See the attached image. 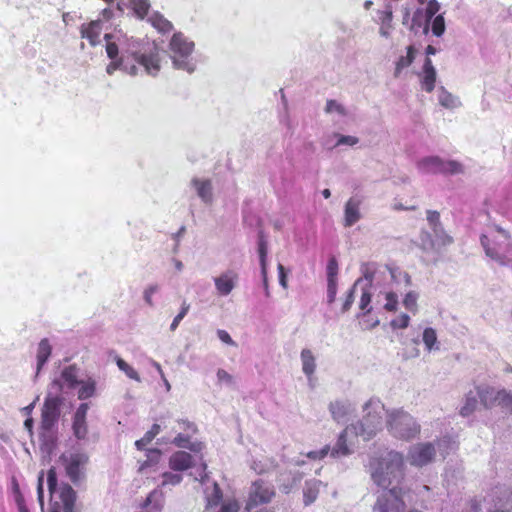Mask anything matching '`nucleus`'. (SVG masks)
Listing matches in <instances>:
<instances>
[{
    "instance_id": "f257e3e1",
    "label": "nucleus",
    "mask_w": 512,
    "mask_h": 512,
    "mask_svg": "<svg viewBox=\"0 0 512 512\" xmlns=\"http://www.w3.org/2000/svg\"><path fill=\"white\" fill-rule=\"evenodd\" d=\"M369 466L371 478L378 487H401L405 479V461L402 453L391 450L383 457L373 458Z\"/></svg>"
},
{
    "instance_id": "f03ea898",
    "label": "nucleus",
    "mask_w": 512,
    "mask_h": 512,
    "mask_svg": "<svg viewBox=\"0 0 512 512\" xmlns=\"http://www.w3.org/2000/svg\"><path fill=\"white\" fill-rule=\"evenodd\" d=\"M47 485L52 497L49 512H76L75 502L77 494L69 484H62L58 487L55 467H51L47 472Z\"/></svg>"
},
{
    "instance_id": "7ed1b4c3",
    "label": "nucleus",
    "mask_w": 512,
    "mask_h": 512,
    "mask_svg": "<svg viewBox=\"0 0 512 512\" xmlns=\"http://www.w3.org/2000/svg\"><path fill=\"white\" fill-rule=\"evenodd\" d=\"M387 429L395 438L409 441L421 431L414 417L403 409H395L387 414Z\"/></svg>"
},
{
    "instance_id": "20e7f679",
    "label": "nucleus",
    "mask_w": 512,
    "mask_h": 512,
    "mask_svg": "<svg viewBox=\"0 0 512 512\" xmlns=\"http://www.w3.org/2000/svg\"><path fill=\"white\" fill-rule=\"evenodd\" d=\"M384 405L377 399H370L365 404V411L367 413L363 419L354 427L356 434L363 437L364 440H369L381 429L382 416L381 410Z\"/></svg>"
},
{
    "instance_id": "39448f33",
    "label": "nucleus",
    "mask_w": 512,
    "mask_h": 512,
    "mask_svg": "<svg viewBox=\"0 0 512 512\" xmlns=\"http://www.w3.org/2000/svg\"><path fill=\"white\" fill-rule=\"evenodd\" d=\"M405 490L393 486L383 492L373 506V512H403L406 504L403 500Z\"/></svg>"
},
{
    "instance_id": "423d86ee",
    "label": "nucleus",
    "mask_w": 512,
    "mask_h": 512,
    "mask_svg": "<svg viewBox=\"0 0 512 512\" xmlns=\"http://www.w3.org/2000/svg\"><path fill=\"white\" fill-rule=\"evenodd\" d=\"M275 496L273 486L269 485L262 479L254 481L246 500L245 510L251 511L258 506L268 504Z\"/></svg>"
},
{
    "instance_id": "0eeeda50",
    "label": "nucleus",
    "mask_w": 512,
    "mask_h": 512,
    "mask_svg": "<svg viewBox=\"0 0 512 512\" xmlns=\"http://www.w3.org/2000/svg\"><path fill=\"white\" fill-rule=\"evenodd\" d=\"M60 461L63 463L66 475L73 483L80 481L83 475V469L89 461V457L84 452H72L62 454Z\"/></svg>"
},
{
    "instance_id": "6e6552de",
    "label": "nucleus",
    "mask_w": 512,
    "mask_h": 512,
    "mask_svg": "<svg viewBox=\"0 0 512 512\" xmlns=\"http://www.w3.org/2000/svg\"><path fill=\"white\" fill-rule=\"evenodd\" d=\"M170 49L174 53V64L178 68L187 69L189 72H192L194 69L190 67L189 63L185 60L179 61L176 58V55H178L181 58L188 57L193 49H194V43L191 41H188V39L181 33H174L172 36V39L170 41Z\"/></svg>"
},
{
    "instance_id": "1a4fd4ad",
    "label": "nucleus",
    "mask_w": 512,
    "mask_h": 512,
    "mask_svg": "<svg viewBox=\"0 0 512 512\" xmlns=\"http://www.w3.org/2000/svg\"><path fill=\"white\" fill-rule=\"evenodd\" d=\"M436 456V447L431 442H421L410 447L408 461L415 467H424L433 462Z\"/></svg>"
},
{
    "instance_id": "9d476101",
    "label": "nucleus",
    "mask_w": 512,
    "mask_h": 512,
    "mask_svg": "<svg viewBox=\"0 0 512 512\" xmlns=\"http://www.w3.org/2000/svg\"><path fill=\"white\" fill-rule=\"evenodd\" d=\"M132 58L149 75L155 76L160 71L159 49L156 46L134 52Z\"/></svg>"
},
{
    "instance_id": "9b49d317",
    "label": "nucleus",
    "mask_w": 512,
    "mask_h": 512,
    "mask_svg": "<svg viewBox=\"0 0 512 512\" xmlns=\"http://www.w3.org/2000/svg\"><path fill=\"white\" fill-rule=\"evenodd\" d=\"M61 405V399L59 397H47L45 399L41 418H42V426L45 429L51 428L54 423L57 421L60 411L59 407Z\"/></svg>"
},
{
    "instance_id": "f8f14e48",
    "label": "nucleus",
    "mask_w": 512,
    "mask_h": 512,
    "mask_svg": "<svg viewBox=\"0 0 512 512\" xmlns=\"http://www.w3.org/2000/svg\"><path fill=\"white\" fill-rule=\"evenodd\" d=\"M494 509L490 512H512V491L509 488L496 487L491 491Z\"/></svg>"
},
{
    "instance_id": "ddd939ff",
    "label": "nucleus",
    "mask_w": 512,
    "mask_h": 512,
    "mask_svg": "<svg viewBox=\"0 0 512 512\" xmlns=\"http://www.w3.org/2000/svg\"><path fill=\"white\" fill-rule=\"evenodd\" d=\"M89 410V405L87 403H82L77 408L72 423V429L74 436L83 440L86 438L88 434V426L86 422L87 412Z\"/></svg>"
},
{
    "instance_id": "4468645a",
    "label": "nucleus",
    "mask_w": 512,
    "mask_h": 512,
    "mask_svg": "<svg viewBox=\"0 0 512 512\" xmlns=\"http://www.w3.org/2000/svg\"><path fill=\"white\" fill-rule=\"evenodd\" d=\"M337 274L338 263L337 260L334 257H332L329 259L327 264V298L329 303L334 302L336 298Z\"/></svg>"
},
{
    "instance_id": "2eb2a0df",
    "label": "nucleus",
    "mask_w": 512,
    "mask_h": 512,
    "mask_svg": "<svg viewBox=\"0 0 512 512\" xmlns=\"http://www.w3.org/2000/svg\"><path fill=\"white\" fill-rule=\"evenodd\" d=\"M238 280V275L234 271H227L214 279L217 292L222 296H227L232 292Z\"/></svg>"
},
{
    "instance_id": "dca6fc26",
    "label": "nucleus",
    "mask_w": 512,
    "mask_h": 512,
    "mask_svg": "<svg viewBox=\"0 0 512 512\" xmlns=\"http://www.w3.org/2000/svg\"><path fill=\"white\" fill-rule=\"evenodd\" d=\"M193 466V457L186 451H176L169 458V467L173 471H186Z\"/></svg>"
},
{
    "instance_id": "f3484780",
    "label": "nucleus",
    "mask_w": 512,
    "mask_h": 512,
    "mask_svg": "<svg viewBox=\"0 0 512 512\" xmlns=\"http://www.w3.org/2000/svg\"><path fill=\"white\" fill-rule=\"evenodd\" d=\"M361 199L358 197L350 198L345 204L344 226L351 227L361 218L360 205Z\"/></svg>"
},
{
    "instance_id": "a211bd4d",
    "label": "nucleus",
    "mask_w": 512,
    "mask_h": 512,
    "mask_svg": "<svg viewBox=\"0 0 512 512\" xmlns=\"http://www.w3.org/2000/svg\"><path fill=\"white\" fill-rule=\"evenodd\" d=\"M348 428H345L338 436L336 444L330 448V456L334 459L346 457L352 454V449L347 440Z\"/></svg>"
},
{
    "instance_id": "6ab92c4d",
    "label": "nucleus",
    "mask_w": 512,
    "mask_h": 512,
    "mask_svg": "<svg viewBox=\"0 0 512 512\" xmlns=\"http://www.w3.org/2000/svg\"><path fill=\"white\" fill-rule=\"evenodd\" d=\"M446 161L438 156H429L418 162V167L426 173L443 174Z\"/></svg>"
},
{
    "instance_id": "aec40b11",
    "label": "nucleus",
    "mask_w": 512,
    "mask_h": 512,
    "mask_svg": "<svg viewBox=\"0 0 512 512\" xmlns=\"http://www.w3.org/2000/svg\"><path fill=\"white\" fill-rule=\"evenodd\" d=\"M101 21L94 20L88 24L81 26V37L89 41L90 45L95 46L99 43V37L101 34Z\"/></svg>"
},
{
    "instance_id": "412c9836",
    "label": "nucleus",
    "mask_w": 512,
    "mask_h": 512,
    "mask_svg": "<svg viewBox=\"0 0 512 512\" xmlns=\"http://www.w3.org/2000/svg\"><path fill=\"white\" fill-rule=\"evenodd\" d=\"M436 83V71L433 66L432 60L427 57L423 65V77L421 80L422 88L431 93L435 88Z\"/></svg>"
},
{
    "instance_id": "4be33fe9",
    "label": "nucleus",
    "mask_w": 512,
    "mask_h": 512,
    "mask_svg": "<svg viewBox=\"0 0 512 512\" xmlns=\"http://www.w3.org/2000/svg\"><path fill=\"white\" fill-rule=\"evenodd\" d=\"M476 390L480 402L484 408L491 409L496 406L498 400V390H495L493 387L489 386H478Z\"/></svg>"
},
{
    "instance_id": "5701e85b",
    "label": "nucleus",
    "mask_w": 512,
    "mask_h": 512,
    "mask_svg": "<svg viewBox=\"0 0 512 512\" xmlns=\"http://www.w3.org/2000/svg\"><path fill=\"white\" fill-rule=\"evenodd\" d=\"M52 353V347L50 345V342L47 338L42 339L37 348V374L40 372L42 367L45 365V363L48 361L49 357Z\"/></svg>"
},
{
    "instance_id": "b1692460",
    "label": "nucleus",
    "mask_w": 512,
    "mask_h": 512,
    "mask_svg": "<svg viewBox=\"0 0 512 512\" xmlns=\"http://www.w3.org/2000/svg\"><path fill=\"white\" fill-rule=\"evenodd\" d=\"M123 69L126 73L131 76H136L138 74V68L135 64L129 65L125 62L124 58L120 57L112 60L106 68V72L109 75H112L116 70Z\"/></svg>"
},
{
    "instance_id": "393cba45",
    "label": "nucleus",
    "mask_w": 512,
    "mask_h": 512,
    "mask_svg": "<svg viewBox=\"0 0 512 512\" xmlns=\"http://www.w3.org/2000/svg\"><path fill=\"white\" fill-rule=\"evenodd\" d=\"M148 22L160 33H169L173 29L172 23L167 20L162 14L156 12L153 13L149 18Z\"/></svg>"
},
{
    "instance_id": "a878e982",
    "label": "nucleus",
    "mask_w": 512,
    "mask_h": 512,
    "mask_svg": "<svg viewBox=\"0 0 512 512\" xmlns=\"http://www.w3.org/2000/svg\"><path fill=\"white\" fill-rule=\"evenodd\" d=\"M258 253L260 258L261 274L266 278L268 243L262 230L258 233Z\"/></svg>"
},
{
    "instance_id": "bb28decb",
    "label": "nucleus",
    "mask_w": 512,
    "mask_h": 512,
    "mask_svg": "<svg viewBox=\"0 0 512 512\" xmlns=\"http://www.w3.org/2000/svg\"><path fill=\"white\" fill-rule=\"evenodd\" d=\"M302 370L304 374L311 378L316 369L315 357L310 349L301 351Z\"/></svg>"
},
{
    "instance_id": "cd10ccee",
    "label": "nucleus",
    "mask_w": 512,
    "mask_h": 512,
    "mask_svg": "<svg viewBox=\"0 0 512 512\" xmlns=\"http://www.w3.org/2000/svg\"><path fill=\"white\" fill-rule=\"evenodd\" d=\"M172 444L179 448H187L192 452L198 453L202 450L203 445L201 442H190V436L179 433L173 440Z\"/></svg>"
},
{
    "instance_id": "c85d7f7f",
    "label": "nucleus",
    "mask_w": 512,
    "mask_h": 512,
    "mask_svg": "<svg viewBox=\"0 0 512 512\" xmlns=\"http://www.w3.org/2000/svg\"><path fill=\"white\" fill-rule=\"evenodd\" d=\"M415 54H416V49L414 48V46H412V45L408 46L406 56H401L395 64V71H394L395 77H398L404 68L409 67L413 63V61L415 59Z\"/></svg>"
},
{
    "instance_id": "c756f323",
    "label": "nucleus",
    "mask_w": 512,
    "mask_h": 512,
    "mask_svg": "<svg viewBox=\"0 0 512 512\" xmlns=\"http://www.w3.org/2000/svg\"><path fill=\"white\" fill-rule=\"evenodd\" d=\"M198 196L206 203L212 200V185L210 180H193Z\"/></svg>"
},
{
    "instance_id": "7c9ffc66",
    "label": "nucleus",
    "mask_w": 512,
    "mask_h": 512,
    "mask_svg": "<svg viewBox=\"0 0 512 512\" xmlns=\"http://www.w3.org/2000/svg\"><path fill=\"white\" fill-rule=\"evenodd\" d=\"M320 481L307 482L303 490V500L306 506L311 505L318 497Z\"/></svg>"
},
{
    "instance_id": "2f4dec72",
    "label": "nucleus",
    "mask_w": 512,
    "mask_h": 512,
    "mask_svg": "<svg viewBox=\"0 0 512 512\" xmlns=\"http://www.w3.org/2000/svg\"><path fill=\"white\" fill-rule=\"evenodd\" d=\"M393 11L391 5H387L385 11L381 16L380 34L384 37H389L392 28Z\"/></svg>"
},
{
    "instance_id": "473e14b6",
    "label": "nucleus",
    "mask_w": 512,
    "mask_h": 512,
    "mask_svg": "<svg viewBox=\"0 0 512 512\" xmlns=\"http://www.w3.org/2000/svg\"><path fill=\"white\" fill-rule=\"evenodd\" d=\"M481 245L483 246L485 253L491 259L496 261L503 260L502 255L499 252V249L496 246H492L490 243V239L486 235H482L480 238Z\"/></svg>"
},
{
    "instance_id": "72a5a7b5",
    "label": "nucleus",
    "mask_w": 512,
    "mask_h": 512,
    "mask_svg": "<svg viewBox=\"0 0 512 512\" xmlns=\"http://www.w3.org/2000/svg\"><path fill=\"white\" fill-rule=\"evenodd\" d=\"M329 410L332 414L333 419L337 422L344 420V418L348 414L347 406L340 401L332 402L329 406Z\"/></svg>"
},
{
    "instance_id": "f704fd0d",
    "label": "nucleus",
    "mask_w": 512,
    "mask_h": 512,
    "mask_svg": "<svg viewBox=\"0 0 512 512\" xmlns=\"http://www.w3.org/2000/svg\"><path fill=\"white\" fill-rule=\"evenodd\" d=\"M161 455V450L157 448L149 449L147 451V459L143 463H141L139 470L144 471L149 467L157 465L161 459Z\"/></svg>"
},
{
    "instance_id": "c9c22d12",
    "label": "nucleus",
    "mask_w": 512,
    "mask_h": 512,
    "mask_svg": "<svg viewBox=\"0 0 512 512\" xmlns=\"http://www.w3.org/2000/svg\"><path fill=\"white\" fill-rule=\"evenodd\" d=\"M130 5L136 16L140 19H144L150 8L148 0H130Z\"/></svg>"
},
{
    "instance_id": "e433bc0d",
    "label": "nucleus",
    "mask_w": 512,
    "mask_h": 512,
    "mask_svg": "<svg viewBox=\"0 0 512 512\" xmlns=\"http://www.w3.org/2000/svg\"><path fill=\"white\" fill-rule=\"evenodd\" d=\"M61 378L70 388H74L78 384L76 367L74 365L65 367L61 372Z\"/></svg>"
},
{
    "instance_id": "4c0bfd02",
    "label": "nucleus",
    "mask_w": 512,
    "mask_h": 512,
    "mask_svg": "<svg viewBox=\"0 0 512 512\" xmlns=\"http://www.w3.org/2000/svg\"><path fill=\"white\" fill-rule=\"evenodd\" d=\"M477 403L478 402H477L476 397L472 394V392H470L466 396L465 403L462 406V408L460 409V414L463 417H467V416L471 415L476 410Z\"/></svg>"
},
{
    "instance_id": "58836bf2",
    "label": "nucleus",
    "mask_w": 512,
    "mask_h": 512,
    "mask_svg": "<svg viewBox=\"0 0 512 512\" xmlns=\"http://www.w3.org/2000/svg\"><path fill=\"white\" fill-rule=\"evenodd\" d=\"M498 400L496 406L503 410L512 412V394L506 390H498Z\"/></svg>"
},
{
    "instance_id": "ea45409f",
    "label": "nucleus",
    "mask_w": 512,
    "mask_h": 512,
    "mask_svg": "<svg viewBox=\"0 0 512 512\" xmlns=\"http://www.w3.org/2000/svg\"><path fill=\"white\" fill-rule=\"evenodd\" d=\"M116 364L118 368L126 374L127 377L136 381H140V376L138 372L132 366H130L125 360H123L120 357H117Z\"/></svg>"
},
{
    "instance_id": "a19ab883",
    "label": "nucleus",
    "mask_w": 512,
    "mask_h": 512,
    "mask_svg": "<svg viewBox=\"0 0 512 512\" xmlns=\"http://www.w3.org/2000/svg\"><path fill=\"white\" fill-rule=\"evenodd\" d=\"M427 221L434 233L435 236H438V229L442 227L441 221H440V213L435 210H428L427 211Z\"/></svg>"
},
{
    "instance_id": "79ce46f5",
    "label": "nucleus",
    "mask_w": 512,
    "mask_h": 512,
    "mask_svg": "<svg viewBox=\"0 0 512 512\" xmlns=\"http://www.w3.org/2000/svg\"><path fill=\"white\" fill-rule=\"evenodd\" d=\"M417 300L418 294L414 291H410L405 295L403 305L407 310L415 314L418 311Z\"/></svg>"
},
{
    "instance_id": "37998d69",
    "label": "nucleus",
    "mask_w": 512,
    "mask_h": 512,
    "mask_svg": "<svg viewBox=\"0 0 512 512\" xmlns=\"http://www.w3.org/2000/svg\"><path fill=\"white\" fill-rule=\"evenodd\" d=\"M222 498V491L218 484H215L212 494L207 498L206 509L217 507L221 503Z\"/></svg>"
},
{
    "instance_id": "c03bdc74",
    "label": "nucleus",
    "mask_w": 512,
    "mask_h": 512,
    "mask_svg": "<svg viewBox=\"0 0 512 512\" xmlns=\"http://www.w3.org/2000/svg\"><path fill=\"white\" fill-rule=\"evenodd\" d=\"M95 390L96 387L94 381L85 382L78 390V398L80 400H86L95 394Z\"/></svg>"
},
{
    "instance_id": "a18cd8bd",
    "label": "nucleus",
    "mask_w": 512,
    "mask_h": 512,
    "mask_svg": "<svg viewBox=\"0 0 512 512\" xmlns=\"http://www.w3.org/2000/svg\"><path fill=\"white\" fill-rule=\"evenodd\" d=\"M423 342L428 350H431L437 343L436 331L433 328H425L423 331Z\"/></svg>"
},
{
    "instance_id": "49530a36",
    "label": "nucleus",
    "mask_w": 512,
    "mask_h": 512,
    "mask_svg": "<svg viewBox=\"0 0 512 512\" xmlns=\"http://www.w3.org/2000/svg\"><path fill=\"white\" fill-rule=\"evenodd\" d=\"M189 309H190V304H188L184 301L182 303L180 312L174 317V319L170 325L171 331H175L177 329L181 320L187 315Z\"/></svg>"
},
{
    "instance_id": "de8ad7c7",
    "label": "nucleus",
    "mask_w": 512,
    "mask_h": 512,
    "mask_svg": "<svg viewBox=\"0 0 512 512\" xmlns=\"http://www.w3.org/2000/svg\"><path fill=\"white\" fill-rule=\"evenodd\" d=\"M445 31V20L443 15H437L432 21V33L440 37Z\"/></svg>"
},
{
    "instance_id": "09e8293b",
    "label": "nucleus",
    "mask_w": 512,
    "mask_h": 512,
    "mask_svg": "<svg viewBox=\"0 0 512 512\" xmlns=\"http://www.w3.org/2000/svg\"><path fill=\"white\" fill-rule=\"evenodd\" d=\"M464 169L460 162L455 160L446 161L444 165L443 174H460L463 173Z\"/></svg>"
},
{
    "instance_id": "8fccbe9b",
    "label": "nucleus",
    "mask_w": 512,
    "mask_h": 512,
    "mask_svg": "<svg viewBox=\"0 0 512 512\" xmlns=\"http://www.w3.org/2000/svg\"><path fill=\"white\" fill-rule=\"evenodd\" d=\"M162 486L166 485H178L181 483L183 477L180 474L171 473V472H165L162 474Z\"/></svg>"
},
{
    "instance_id": "3c124183",
    "label": "nucleus",
    "mask_w": 512,
    "mask_h": 512,
    "mask_svg": "<svg viewBox=\"0 0 512 512\" xmlns=\"http://www.w3.org/2000/svg\"><path fill=\"white\" fill-rule=\"evenodd\" d=\"M112 36L110 34H105V39L107 41V44H106V53H107V56L111 59V60H114V59H117L119 58L118 57V54H119V49H118V45L114 42H110L109 39H111Z\"/></svg>"
},
{
    "instance_id": "603ef678",
    "label": "nucleus",
    "mask_w": 512,
    "mask_h": 512,
    "mask_svg": "<svg viewBox=\"0 0 512 512\" xmlns=\"http://www.w3.org/2000/svg\"><path fill=\"white\" fill-rule=\"evenodd\" d=\"M386 303L384 305V309L389 312H394L397 310L398 306V297L394 292H388L385 295Z\"/></svg>"
},
{
    "instance_id": "864d4df0",
    "label": "nucleus",
    "mask_w": 512,
    "mask_h": 512,
    "mask_svg": "<svg viewBox=\"0 0 512 512\" xmlns=\"http://www.w3.org/2000/svg\"><path fill=\"white\" fill-rule=\"evenodd\" d=\"M409 322H410V317L407 314L402 313L396 319H393L391 321L390 325L394 329H405L408 327Z\"/></svg>"
},
{
    "instance_id": "5fc2aeb1",
    "label": "nucleus",
    "mask_w": 512,
    "mask_h": 512,
    "mask_svg": "<svg viewBox=\"0 0 512 512\" xmlns=\"http://www.w3.org/2000/svg\"><path fill=\"white\" fill-rule=\"evenodd\" d=\"M371 303V293L368 290H363L360 298L359 308L363 312H370L372 307Z\"/></svg>"
},
{
    "instance_id": "6e6d98bb",
    "label": "nucleus",
    "mask_w": 512,
    "mask_h": 512,
    "mask_svg": "<svg viewBox=\"0 0 512 512\" xmlns=\"http://www.w3.org/2000/svg\"><path fill=\"white\" fill-rule=\"evenodd\" d=\"M435 237L438 242L437 245L447 246L453 243V238L445 232L443 227L438 229V236Z\"/></svg>"
},
{
    "instance_id": "4d7b16f0",
    "label": "nucleus",
    "mask_w": 512,
    "mask_h": 512,
    "mask_svg": "<svg viewBox=\"0 0 512 512\" xmlns=\"http://www.w3.org/2000/svg\"><path fill=\"white\" fill-rule=\"evenodd\" d=\"M329 451H330V446L326 445L318 451L308 452L306 456L311 460H321L329 454Z\"/></svg>"
},
{
    "instance_id": "13d9d810",
    "label": "nucleus",
    "mask_w": 512,
    "mask_h": 512,
    "mask_svg": "<svg viewBox=\"0 0 512 512\" xmlns=\"http://www.w3.org/2000/svg\"><path fill=\"white\" fill-rule=\"evenodd\" d=\"M12 491L17 505H22L25 503L24 496L21 493L20 486L16 478L12 479Z\"/></svg>"
},
{
    "instance_id": "bf43d9fd",
    "label": "nucleus",
    "mask_w": 512,
    "mask_h": 512,
    "mask_svg": "<svg viewBox=\"0 0 512 512\" xmlns=\"http://www.w3.org/2000/svg\"><path fill=\"white\" fill-rule=\"evenodd\" d=\"M326 112L327 113H331V112H337L341 115H344L345 114V109L343 108L342 105H340L337 101L335 100H328L327 103H326Z\"/></svg>"
},
{
    "instance_id": "052dcab7",
    "label": "nucleus",
    "mask_w": 512,
    "mask_h": 512,
    "mask_svg": "<svg viewBox=\"0 0 512 512\" xmlns=\"http://www.w3.org/2000/svg\"><path fill=\"white\" fill-rule=\"evenodd\" d=\"M356 285L357 284H354L352 286V288L349 290V292L347 293V295H346V298H345L343 306H342V311L343 312L348 311L351 308V306H352V304L354 302V293H355V290H356Z\"/></svg>"
},
{
    "instance_id": "680f3d73",
    "label": "nucleus",
    "mask_w": 512,
    "mask_h": 512,
    "mask_svg": "<svg viewBox=\"0 0 512 512\" xmlns=\"http://www.w3.org/2000/svg\"><path fill=\"white\" fill-rule=\"evenodd\" d=\"M239 504L236 500L224 502L218 512H239Z\"/></svg>"
},
{
    "instance_id": "e2e57ef3",
    "label": "nucleus",
    "mask_w": 512,
    "mask_h": 512,
    "mask_svg": "<svg viewBox=\"0 0 512 512\" xmlns=\"http://www.w3.org/2000/svg\"><path fill=\"white\" fill-rule=\"evenodd\" d=\"M440 9V5L436 0H429L426 6V17L431 19Z\"/></svg>"
},
{
    "instance_id": "0e129e2a",
    "label": "nucleus",
    "mask_w": 512,
    "mask_h": 512,
    "mask_svg": "<svg viewBox=\"0 0 512 512\" xmlns=\"http://www.w3.org/2000/svg\"><path fill=\"white\" fill-rule=\"evenodd\" d=\"M157 290V285H151L144 291V299L149 306H153L152 296Z\"/></svg>"
},
{
    "instance_id": "69168bd1",
    "label": "nucleus",
    "mask_w": 512,
    "mask_h": 512,
    "mask_svg": "<svg viewBox=\"0 0 512 512\" xmlns=\"http://www.w3.org/2000/svg\"><path fill=\"white\" fill-rule=\"evenodd\" d=\"M358 143V138L354 136H340L337 141V145H349L353 146Z\"/></svg>"
},
{
    "instance_id": "338daca9",
    "label": "nucleus",
    "mask_w": 512,
    "mask_h": 512,
    "mask_svg": "<svg viewBox=\"0 0 512 512\" xmlns=\"http://www.w3.org/2000/svg\"><path fill=\"white\" fill-rule=\"evenodd\" d=\"M467 505L468 508L463 512H479L481 508V501L473 498L467 503Z\"/></svg>"
},
{
    "instance_id": "774afa93",
    "label": "nucleus",
    "mask_w": 512,
    "mask_h": 512,
    "mask_svg": "<svg viewBox=\"0 0 512 512\" xmlns=\"http://www.w3.org/2000/svg\"><path fill=\"white\" fill-rule=\"evenodd\" d=\"M217 335L222 342H224L228 345H232V346L235 345V342L232 340L231 336L229 335V333L227 331L218 330Z\"/></svg>"
}]
</instances>
